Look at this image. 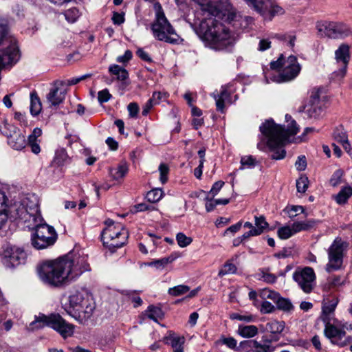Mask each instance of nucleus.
I'll list each match as a JSON object with an SVG mask.
<instances>
[{
  "label": "nucleus",
  "instance_id": "obj_1",
  "mask_svg": "<svg viewBox=\"0 0 352 352\" xmlns=\"http://www.w3.org/2000/svg\"><path fill=\"white\" fill-rule=\"evenodd\" d=\"M196 3L203 18L200 19L199 33L208 47L216 51H229L234 44L231 32L217 18L222 13L219 0H192Z\"/></svg>",
  "mask_w": 352,
  "mask_h": 352
},
{
  "label": "nucleus",
  "instance_id": "obj_2",
  "mask_svg": "<svg viewBox=\"0 0 352 352\" xmlns=\"http://www.w3.org/2000/svg\"><path fill=\"white\" fill-rule=\"evenodd\" d=\"M285 119L287 122L290 121L287 129L275 124L272 120H266L260 126V131L267 139V146L273 152L271 157L274 160L285 158L286 151L283 146L285 142L290 135H296L299 130L296 122L292 119L291 116L287 114Z\"/></svg>",
  "mask_w": 352,
  "mask_h": 352
},
{
  "label": "nucleus",
  "instance_id": "obj_3",
  "mask_svg": "<svg viewBox=\"0 0 352 352\" xmlns=\"http://www.w3.org/2000/svg\"><path fill=\"white\" fill-rule=\"evenodd\" d=\"M89 270L85 265H38L36 267L40 280L52 287H60Z\"/></svg>",
  "mask_w": 352,
  "mask_h": 352
},
{
  "label": "nucleus",
  "instance_id": "obj_4",
  "mask_svg": "<svg viewBox=\"0 0 352 352\" xmlns=\"http://www.w3.org/2000/svg\"><path fill=\"white\" fill-rule=\"evenodd\" d=\"M8 217L25 224L28 228L43 219L38 209V200L34 195H29L8 208Z\"/></svg>",
  "mask_w": 352,
  "mask_h": 352
},
{
  "label": "nucleus",
  "instance_id": "obj_5",
  "mask_svg": "<svg viewBox=\"0 0 352 352\" xmlns=\"http://www.w3.org/2000/svg\"><path fill=\"white\" fill-rule=\"evenodd\" d=\"M95 308V302L90 296L76 292L69 296V305H65L64 309L80 323H85L92 316Z\"/></svg>",
  "mask_w": 352,
  "mask_h": 352
},
{
  "label": "nucleus",
  "instance_id": "obj_6",
  "mask_svg": "<svg viewBox=\"0 0 352 352\" xmlns=\"http://www.w3.org/2000/svg\"><path fill=\"white\" fill-rule=\"evenodd\" d=\"M50 327L57 331L63 338L71 337L74 331V326L68 323L58 314H51L46 316L39 314L35 316V320L30 324L29 329L35 330Z\"/></svg>",
  "mask_w": 352,
  "mask_h": 352
},
{
  "label": "nucleus",
  "instance_id": "obj_7",
  "mask_svg": "<svg viewBox=\"0 0 352 352\" xmlns=\"http://www.w3.org/2000/svg\"><path fill=\"white\" fill-rule=\"evenodd\" d=\"M105 228L101 234L103 245L111 252H114L126 244L129 233L122 224L111 219L105 221Z\"/></svg>",
  "mask_w": 352,
  "mask_h": 352
},
{
  "label": "nucleus",
  "instance_id": "obj_8",
  "mask_svg": "<svg viewBox=\"0 0 352 352\" xmlns=\"http://www.w3.org/2000/svg\"><path fill=\"white\" fill-rule=\"evenodd\" d=\"M272 69L281 68L278 74L274 75L272 80L278 83L289 82L296 78L301 70L296 56L291 55L285 60L281 54L276 61L270 63Z\"/></svg>",
  "mask_w": 352,
  "mask_h": 352
},
{
  "label": "nucleus",
  "instance_id": "obj_9",
  "mask_svg": "<svg viewBox=\"0 0 352 352\" xmlns=\"http://www.w3.org/2000/svg\"><path fill=\"white\" fill-rule=\"evenodd\" d=\"M155 7L157 10L156 19L151 28L154 37L168 43H177L179 36L166 18L162 6L157 3Z\"/></svg>",
  "mask_w": 352,
  "mask_h": 352
},
{
  "label": "nucleus",
  "instance_id": "obj_10",
  "mask_svg": "<svg viewBox=\"0 0 352 352\" xmlns=\"http://www.w3.org/2000/svg\"><path fill=\"white\" fill-rule=\"evenodd\" d=\"M42 222L35 223L30 228L34 230L32 235V244L38 250L53 245L56 240V233L54 228Z\"/></svg>",
  "mask_w": 352,
  "mask_h": 352
},
{
  "label": "nucleus",
  "instance_id": "obj_11",
  "mask_svg": "<svg viewBox=\"0 0 352 352\" xmlns=\"http://www.w3.org/2000/svg\"><path fill=\"white\" fill-rule=\"evenodd\" d=\"M321 35L332 39H344L352 36V28L342 22L324 21L317 25Z\"/></svg>",
  "mask_w": 352,
  "mask_h": 352
},
{
  "label": "nucleus",
  "instance_id": "obj_12",
  "mask_svg": "<svg viewBox=\"0 0 352 352\" xmlns=\"http://www.w3.org/2000/svg\"><path fill=\"white\" fill-rule=\"evenodd\" d=\"M351 46L346 43H341L334 52L335 60L340 65V69L333 72V76L338 79H342L346 74L348 65L351 60Z\"/></svg>",
  "mask_w": 352,
  "mask_h": 352
},
{
  "label": "nucleus",
  "instance_id": "obj_13",
  "mask_svg": "<svg viewBox=\"0 0 352 352\" xmlns=\"http://www.w3.org/2000/svg\"><path fill=\"white\" fill-rule=\"evenodd\" d=\"M293 278L305 293H310L315 285L316 275L310 267L299 269L293 274Z\"/></svg>",
  "mask_w": 352,
  "mask_h": 352
},
{
  "label": "nucleus",
  "instance_id": "obj_14",
  "mask_svg": "<svg viewBox=\"0 0 352 352\" xmlns=\"http://www.w3.org/2000/svg\"><path fill=\"white\" fill-rule=\"evenodd\" d=\"M321 90L314 87L311 91L310 98L307 104L302 107V111L309 118L317 119L322 113V103L320 99Z\"/></svg>",
  "mask_w": 352,
  "mask_h": 352
},
{
  "label": "nucleus",
  "instance_id": "obj_15",
  "mask_svg": "<svg viewBox=\"0 0 352 352\" xmlns=\"http://www.w3.org/2000/svg\"><path fill=\"white\" fill-rule=\"evenodd\" d=\"M1 133L8 138V144L15 150H22L25 147V137L14 125L6 123Z\"/></svg>",
  "mask_w": 352,
  "mask_h": 352
},
{
  "label": "nucleus",
  "instance_id": "obj_16",
  "mask_svg": "<svg viewBox=\"0 0 352 352\" xmlns=\"http://www.w3.org/2000/svg\"><path fill=\"white\" fill-rule=\"evenodd\" d=\"M87 255L80 250L74 249L56 259L47 261L43 264H85Z\"/></svg>",
  "mask_w": 352,
  "mask_h": 352
},
{
  "label": "nucleus",
  "instance_id": "obj_17",
  "mask_svg": "<svg viewBox=\"0 0 352 352\" xmlns=\"http://www.w3.org/2000/svg\"><path fill=\"white\" fill-rule=\"evenodd\" d=\"M324 324V334L327 338L331 340V342L333 344L340 346H344L348 344L349 342L346 340L343 341L342 340L346 335L344 330L338 328L330 322Z\"/></svg>",
  "mask_w": 352,
  "mask_h": 352
},
{
  "label": "nucleus",
  "instance_id": "obj_18",
  "mask_svg": "<svg viewBox=\"0 0 352 352\" xmlns=\"http://www.w3.org/2000/svg\"><path fill=\"white\" fill-rule=\"evenodd\" d=\"M347 246V243L341 239H336L329 250V261L336 263H342L344 252Z\"/></svg>",
  "mask_w": 352,
  "mask_h": 352
},
{
  "label": "nucleus",
  "instance_id": "obj_19",
  "mask_svg": "<svg viewBox=\"0 0 352 352\" xmlns=\"http://www.w3.org/2000/svg\"><path fill=\"white\" fill-rule=\"evenodd\" d=\"M27 257L26 253L21 249L16 247L8 248L3 252L4 263L10 264H21L25 261Z\"/></svg>",
  "mask_w": 352,
  "mask_h": 352
},
{
  "label": "nucleus",
  "instance_id": "obj_20",
  "mask_svg": "<svg viewBox=\"0 0 352 352\" xmlns=\"http://www.w3.org/2000/svg\"><path fill=\"white\" fill-rule=\"evenodd\" d=\"M1 45L6 47L4 52L11 51L13 45L19 49L16 38L9 34L8 25L3 19H0V45Z\"/></svg>",
  "mask_w": 352,
  "mask_h": 352
},
{
  "label": "nucleus",
  "instance_id": "obj_21",
  "mask_svg": "<svg viewBox=\"0 0 352 352\" xmlns=\"http://www.w3.org/2000/svg\"><path fill=\"white\" fill-rule=\"evenodd\" d=\"M256 12L263 15L265 19L271 20L272 17L276 15L283 14L284 10L270 0H265L261 5V10Z\"/></svg>",
  "mask_w": 352,
  "mask_h": 352
},
{
  "label": "nucleus",
  "instance_id": "obj_22",
  "mask_svg": "<svg viewBox=\"0 0 352 352\" xmlns=\"http://www.w3.org/2000/svg\"><path fill=\"white\" fill-rule=\"evenodd\" d=\"M63 85L64 82L63 81H56L54 83V87L47 95V100L51 105L58 106L65 100V91L60 89V87Z\"/></svg>",
  "mask_w": 352,
  "mask_h": 352
},
{
  "label": "nucleus",
  "instance_id": "obj_23",
  "mask_svg": "<svg viewBox=\"0 0 352 352\" xmlns=\"http://www.w3.org/2000/svg\"><path fill=\"white\" fill-rule=\"evenodd\" d=\"M339 302L337 297L327 298L322 302V313L321 318L324 323L330 322L333 318L334 311Z\"/></svg>",
  "mask_w": 352,
  "mask_h": 352
},
{
  "label": "nucleus",
  "instance_id": "obj_24",
  "mask_svg": "<svg viewBox=\"0 0 352 352\" xmlns=\"http://www.w3.org/2000/svg\"><path fill=\"white\" fill-rule=\"evenodd\" d=\"M165 344L170 345L173 352H184V344L185 339L182 336H177L175 333L170 332L169 334L164 338Z\"/></svg>",
  "mask_w": 352,
  "mask_h": 352
},
{
  "label": "nucleus",
  "instance_id": "obj_25",
  "mask_svg": "<svg viewBox=\"0 0 352 352\" xmlns=\"http://www.w3.org/2000/svg\"><path fill=\"white\" fill-rule=\"evenodd\" d=\"M215 100L217 110L224 112L225 102L230 98V93L228 90V86H222L220 92H213L211 95Z\"/></svg>",
  "mask_w": 352,
  "mask_h": 352
},
{
  "label": "nucleus",
  "instance_id": "obj_26",
  "mask_svg": "<svg viewBox=\"0 0 352 352\" xmlns=\"http://www.w3.org/2000/svg\"><path fill=\"white\" fill-rule=\"evenodd\" d=\"M270 343V341H267L262 344L256 340H250L249 342L250 349L248 352H273L275 348Z\"/></svg>",
  "mask_w": 352,
  "mask_h": 352
},
{
  "label": "nucleus",
  "instance_id": "obj_27",
  "mask_svg": "<svg viewBox=\"0 0 352 352\" xmlns=\"http://www.w3.org/2000/svg\"><path fill=\"white\" fill-rule=\"evenodd\" d=\"M8 200L5 192L0 190V228L7 221L8 218Z\"/></svg>",
  "mask_w": 352,
  "mask_h": 352
},
{
  "label": "nucleus",
  "instance_id": "obj_28",
  "mask_svg": "<svg viewBox=\"0 0 352 352\" xmlns=\"http://www.w3.org/2000/svg\"><path fill=\"white\" fill-rule=\"evenodd\" d=\"M129 168L126 162H121L118 167L111 168L109 174L114 180L118 181L125 177L128 173Z\"/></svg>",
  "mask_w": 352,
  "mask_h": 352
},
{
  "label": "nucleus",
  "instance_id": "obj_29",
  "mask_svg": "<svg viewBox=\"0 0 352 352\" xmlns=\"http://www.w3.org/2000/svg\"><path fill=\"white\" fill-rule=\"evenodd\" d=\"M351 195L352 188L347 186L343 187L337 195H334L333 199L338 204L343 205L347 202Z\"/></svg>",
  "mask_w": 352,
  "mask_h": 352
},
{
  "label": "nucleus",
  "instance_id": "obj_30",
  "mask_svg": "<svg viewBox=\"0 0 352 352\" xmlns=\"http://www.w3.org/2000/svg\"><path fill=\"white\" fill-rule=\"evenodd\" d=\"M258 332V328L254 325H239L237 333L243 338H252Z\"/></svg>",
  "mask_w": 352,
  "mask_h": 352
},
{
  "label": "nucleus",
  "instance_id": "obj_31",
  "mask_svg": "<svg viewBox=\"0 0 352 352\" xmlns=\"http://www.w3.org/2000/svg\"><path fill=\"white\" fill-rule=\"evenodd\" d=\"M344 282V278L339 276L329 277L323 286L324 289L329 292L337 289L342 286Z\"/></svg>",
  "mask_w": 352,
  "mask_h": 352
},
{
  "label": "nucleus",
  "instance_id": "obj_32",
  "mask_svg": "<svg viewBox=\"0 0 352 352\" xmlns=\"http://www.w3.org/2000/svg\"><path fill=\"white\" fill-rule=\"evenodd\" d=\"M316 221L314 219H309L305 221L294 222L292 226L294 234L300 231L308 230L315 226Z\"/></svg>",
  "mask_w": 352,
  "mask_h": 352
},
{
  "label": "nucleus",
  "instance_id": "obj_33",
  "mask_svg": "<svg viewBox=\"0 0 352 352\" xmlns=\"http://www.w3.org/2000/svg\"><path fill=\"white\" fill-rule=\"evenodd\" d=\"M109 72L111 74L116 76L118 80H125L129 77L128 72L118 65L109 66Z\"/></svg>",
  "mask_w": 352,
  "mask_h": 352
},
{
  "label": "nucleus",
  "instance_id": "obj_34",
  "mask_svg": "<svg viewBox=\"0 0 352 352\" xmlns=\"http://www.w3.org/2000/svg\"><path fill=\"white\" fill-rule=\"evenodd\" d=\"M42 109L41 102L35 91L30 94V112L33 116L40 113Z\"/></svg>",
  "mask_w": 352,
  "mask_h": 352
},
{
  "label": "nucleus",
  "instance_id": "obj_35",
  "mask_svg": "<svg viewBox=\"0 0 352 352\" xmlns=\"http://www.w3.org/2000/svg\"><path fill=\"white\" fill-rule=\"evenodd\" d=\"M285 328V322L283 321L272 320L266 324V331L272 334L280 333Z\"/></svg>",
  "mask_w": 352,
  "mask_h": 352
},
{
  "label": "nucleus",
  "instance_id": "obj_36",
  "mask_svg": "<svg viewBox=\"0 0 352 352\" xmlns=\"http://www.w3.org/2000/svg\"><path fill=\"white\" fill-rule=\"evenodd\" d=\"M258 280H263L267 283H274L276 281L277 276L270 272L269 269L263 270L256 274Z\"/></svg>",
  "mask_w": 352,
  "mask_h": 352
},
{
  "label": "nucleus",
  "instance_id": "obj_37",
  "mask_svg": "<svg viewBox=\"0 0 352 352\" xmlns=\"http://www.w3.org/2000/svg\"><path fill=\"white\" fill-rule=\"evenodd\" d=\"M164 196V192L162 188H154L146 194V199L151 203L158 202Z\"/></svg>",
  "mask_w": 352,
  "mask_h": 352
},
{
  "label": "nucleus",
  "instance_id": "obj_38",
  "mask_svg": "<svg viewBox=\"0 0 352 352\" xmlns=\"http://www.w3.org/2000/svg\"><path fill=\"white\" fill-rule=\"evenodd\" d=\"M147 312L148 317L155 322H157L158 319H161L164 315L161 308L153 305H150L148 307Z\"/></svg>",
  "mask_w": 352,
  "mask_h": 352
},
{
  "label": "nucleus",
  "instance_id": "obj_39",
  "mask_svg": "<svg viewBox=\"0 0 352 352\" xmlns=\"http://www.w3.org/2000/svg\"><path fill=\"white\" fill-rule=\"evenodd\" d=\"M182 256L179 253L173 252L167 257L162 258V259L155 260L149 263L148 264H168L175 262L177 259L181 258Z\"/></svg>",
  "mask_w": 352,
  "mask_h": 352
},
{
  "label": "nucleus",
  "instance_id": "obj_40",
  "mask_svg": "<svg viewBox=\"0 0 352 352\" xmlns=\"http://www.w3.org/2000/svg\"><path fill=\"white\" fill-rule=\"evenodd\" d=\"M190 291V287L187 285H179L168 289V294L173 296H179L186 294Z\"/></svg>",
  "mask_w": 352,
  "mask_h": 352
},
{
  "label": "nucleus",
  "instance_id": "obj_41",
  "mask_svg": "<svg viewBox=\"0 0 352 352\" xmlns=\"http://www.w3.org/2000/svg\"><path fill=\"white\" fill-rule=\"evenodd\" d=\"M276 304L278 309L284 311H289L293 309L291 301L287 298L279 297L277 298Z\"/></svg>",
  "mask_w": 352,
  "mask_h": 352
},
{
  "label": "nucleus",
  "instance_id": "obj_42",
  "mask_svg": "<svg viewBox=\"0 0 352 352\" xmlns=\"http://www.w3.org/2000/svg\"><path fill=\"white\" fill-rule=\"evenodd\" d=\"M277 233L281 239H287L294 234L292 226H283L278 228Z\"/></svg>",
  "mask_w": 352,
  "mask_h": 352
},
{
  "label": "nucleus",
  "instance_id": "obj_43",
  "mask_svg": "<svg viewBox=\"0 0 352 352\" xmlns=\"http://www.w3.org/2000/svg\"><path fill=\"white\" fill-rule=\"evenodd\" d=\"M176 240L178 245L181 248H185L189 245L192 241L191 237L187 236L182 232H179L177 234Z\"/></svg>",
  "mask_w": 352,
  "mask_h": 352
},
{
  "label": "nucleus",
  "instance_id": "obj_44",
  "mask_svg": "<svg viewBox=\"0 0 352 352\" xmlns=\"http://www.w3.org/2000/svg\"><path fill=\"white\" fill-rule=\"evenodd\" d=\"M65 17L69 23H74L80 16L79 11L76 8H70L65 11Z\"/></svg>",
  "mask_w": 352,
  "mask_h": 352
},
{
  "label": "nucleus",
  "instance_id": "obj_45",
  "mask_svg": "<svg viewBox=\"0 0 352 352\" xmlns=\"http://www.w3.org/2000/svg\"><path fill=\"white\" fill-rule=\"evenodd\" d=\"M284 211L288 214L289 218L293 219L297 216L298 212L303 213L304 208L301 206H289L285 208Z\"/></svg>",
  "mask_w": 352,
  "mask_h": 352
},
{
  "label": "nucleus",
  "instance_id": "obj_46",
  "mask_svg": "<svg viewBox=\"0 0 352 352\" xmlns=\"http://www.w3.org/2000/svg\"><path fill=\"white\" fill-rule=\"evenodd\" d=\"M256 161L252 155L243 156L241 159V168H253L256 166Z\"/></svg>",
  "mask_w": 352,
  "mask_h": 352
},
{
  "label": "nucleus",
  "instance_id": "obj_47",
  "mask_svg": "<svg viewBox=\"0 0 352 352\" xmlns=\"http://www.w3.org/2000/svg\"><path fill=\"white\" fill-rule=\"evenodd\" d=\"M309 180L305 176H301L296 181V188L298 192L304 193L308 188Z\"/></svg>",
  "mask_w": 352,
  "mask_h": 352
},
{
  "label": "nucleus",
  "instance_id": "obj_48",
  "mask_svg": "<svg viewBox=\"0 0 352 352\" xmlns=\"http://www.w3.org/2000/svg\"><path fill=\"white\" fill-rule=\"evenodd\" d=\"M68 158L67 154L65 150H59L56 153L54 157L55 163L58 166H63Z\"/></svg>",
  "mask_w": 352,
  "mask_h": 352
},
{
  "label": "nucleus",
  "instance_id": "obj_49",
  "mask_svg": "<svg viewBox=\"0 0 352 352\" xmlns=\"http://www.w3.org/2000/svg\"><path fill=\"white\" fill-rule=\"evenodd\" d=\"M159 172L160 174V180L164 184L168 180V175L169 173V167L165 164H161L159 166Z\"/></svg>",
  "mask_w": 352,
  "mask_h": 352
},
{
  "label": "nucleus",
  "instance_id": "obj_50",
  "mask_svg": "<svg viewBox=\"0 0 352 352\" xmlns=\"http://www.w3.org/2000/svg\"><path fill=\"white\" fill-rule=\"evenodd\" d=\"M342 175L343 173L341 170L335 171L330 179V184L333 187L340 184L342 183Z\"/></svg>",
  "mask_w": 352,
  "mask_h": 352
},
{
  "label": "nucleus",
  "instance_id": "obj_51",
  "mask_svg": "<svg viewBox=\"0 0 352 352\" xmlns=\"http://www.w3.org/2000/svg\"><path fill=\"white\" fill-rule=\"evenodd\" d=\"M333 136L335 140L340 144H342L347 140V135L346 133L344 132L342 129H337L333 131Z\"/></svg>",
  "mask_w": 352,
  "mask_h": 352
},
{
  "label": "nucleus",
  "instance_id": "obj_52",
  "mask_svg": "<svg viewBox=\"0 0 352 352\" xmlns=\"http://www.w3.org/2000/svg\"><path fill=\"white\" fill-rule=\"evenodd\" d=\"M307 166L306 157L305 155L298 156L295 162V167L298 171H303Z\"/></svg>",
  "mask_w": 352,
  "mask_h": 352
},
{
  "label": "nucleus",
  "instance_id": "obj_53",
  "mask_svg": "<svg viewBox=\"0 0 352 352\" xmlns=\"http://www.w3.org/2000/svg\"><path fill=\"white\" fill-rule=\"evenodd\" d=\"M236 265H223V267L219 271V276H223L227 274H232L236 272Z\"/></svg>",
  "mask_w": 352,
  "mask_h": 352
},
{
  "label": "nucleus",
  "instance_id": "obj_54",
  "mask_svg": "<svg viewBox=\"0 0 352 352\" xmlns=\"http://www.w3.org/2000/svg\"><path fill=\"white\" fill-rule=\"evenodd\" d=\"M111 98L109 90L104 89L98 93V100L100 104L107 102Z\"/></svg>",
  "mask_w": 352,
  "mask_h": 352
},
{
  "label": "nucleus",
  "instance_id": "obj_55",
  "mask_svg": "<svg viewBox=\"0 0 352 352\" xmlns=\"http://www.w3.org/2000/svg\"><path fill=\"white\" fill-rule=\"evenodd\" d=\"M220 342L222 344L226 345L228 348H230L231 349H235L236 348L237 341L236 339H234L232 337H230V338L223 337L221 339Z\"/></svg>",
  "mask_w": 352,
  "mask_h": 352
},
{
  "label": "nucleus",
  "instance_id": "obj_56",
  "mask_svg": "<svg viewBox=\"0 0 352 352\" xmlns=\"http://www.w3.org/2000/svg\"><path fill=\"white\" fill-rule=\"evenodd\" d=\"M255 226L256 228H261L263 232L264 230L267 228L268 223L263 216L255 217Z\"/></svg>",
  "mask_w": 352,
  "mask_h": 352
},
{
  "label": "nucleus",
  "instance_id": "obj_57",
  "mask_svg": "<svg viewBox=\"0 0 352 352\" xmlns=\"http://www.w3.org/2000/svg\"><path fill=\"white\" fill-rule=\"evenodd\" d=\"M127 109L129 116L131 118H135L139 111V107L137 103L131 102L128 104Z\"/></svg>",
  "mask_w": 352,
  "mask_h": 352
},
{
  "label": "nucleus",
  "instance_id": "obj_58",
  "mask_svg": "<svg viewBox=\"0 0 352 352\" xmlns=\"http://www.w3.org/2000/svg\"><path fill=\"white\" fill-rule=\"evenodd\" d=\"M275 310V307L268 301H263L261 305V311L263 313L268 314L272 313Z\"/></svg>",
  "mask_w": 352,
  "mask_h": 352
},
{
  "label": "nucleus",
  "instance_id": "obj_59",
  "mask_svg": "<svg viewBox=\"0 0 352 352\" xmlns=\"http://www.w3.org/2000/svg\"><path fill=\"white\" fill-rule=\"evenodd\" d=\"M223 185H224V182L222 181L216 182L213 184L209 194H210L212 197L216 196L218 194V192L220 191L221 188L223 186Z\"/></svg>",
  "mask_w": 352,
  "mask_h": 352
},
{
  "label": "nucleus",
  "instance_id": "obj_60",
  "mask_svg": "<svg viewBox=\"0 0 352 352\" xmlns=\"http://www.w3.org/2000/svg\"><path fill=\"white\" fill-rule=\"evenodd\" d=\"M132 52L130 50H126L124 55L118 56L116 60L118 63H125L129 61L132 58Z\"/></svg>",
  "mask_w": 352,
  "mask_h": 352
},
{
  "label": "nucleus",
  "instance_id": "obj_61",
  "mask_svg": "<svg viewBox=\"0 0 352 352\" xmlns=\"http://www.w3.org/2000/svg\"><path fill=\"white\" fill-rule=\"evenodd\" d=\"M250 6L256 11L261 10V5L265 0H245Z\"/></svg>",
  "mask_w": 352,
  "mask_h": 352
},
{
  "label": "nucleus",
  "instance_id": "obj_62",
  "mask_svg": "<svg viewBox=\"0 0 352 352\" xmlns=\"http://www.w3.org/2000/svg\"><path fill=\"white\" fill-rule=\"evenodd\" d=\"M136 211L138 212H143L146 210H153L155 208L153 206L147 205L146 204L142 203L136 205L135 206Z\"/></svg>",
  "mask_w": 352,
  "mask_h": 352
},
{
  "label": "nucleus",
  "instance_id": "obj_63",
  "mask_svg": "<svg viewBox=\"0 0 352 352\" xmlns=\"http://www.w3.org/2000/svg\"><path fill=\"white\" fill-rule=\"evenodd\" d=\"M137 55L144 61L151 62V58L148 54L142 49L138 50Z\"/></svg>",
  "mask_w": 352,
  "mask_h": 352
},
{
  "label": "nucleus",
  "instance_id": "obj_64",
  "mask_svg": "<svg viewBox=\"0 0 352 352\" xmlns=\"http://www.w3.org/2000/svg\"><path fill=\"white\" fill-rule=\"evenodd\" d=\"M112 20L114 24L120 25L124 21V15L118 12H115L113 15Z\"/></svg>",
  "mask_w": 352,
  "mask_h": 352
}]
</instances>
